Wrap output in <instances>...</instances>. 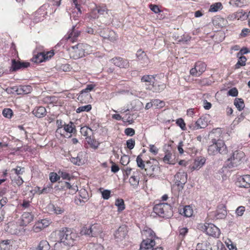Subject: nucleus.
Masks as SVG:
<instances>
[{
    "mask_svg": "<svg viewBox=\"0 0 250 250\" xmlns=\"http://www.w3.org/2000/svg\"><path fill=\"white\" fill-rule=\"evenodd\" d=\"M93 52L92 47L87 43H80L71 47L70 55L74 59H78Z\"/></svg>",
    "mask_w": 250,
    "mask_h": 250,
    "instance_id": "nucleus-1",
    "label": "nucleus"
},
{
    "mask_svg": "<svg viewBox=\"0 0 250 250\" xmlns=\"http://www.w3.org/2000/svg\"><path fill=\"white\" fill-rule=\"evenodd\" d=\"M210 143L211 144L208 148V153L209 155H215L218 153L225 155L228 153V147L224 140L213 139Z\"/></svg>",
    "mask_w": 250,
    "mask_h": 250,
    "instance_id": "nucleus-2",
    "label": "nucleus"
},
{
    "mask_svg": "<svg viewBox=\"0 0 250 250\" xmlns=\"http://www.w3.org/2000/svg\"><path fill=\"white\" fill-rule=\"evenodd\" d=\"M58 236L60 241L66 246H73L74 241L77 238V235L76 232L67 228H62L58 232Z\"/></svg>",
    "mask_w": 250,
    "mask_h": 250,
    "instance_id": "nucleus-3",
    "label": "nucleus"
},
{
    "mask_svg": "<svg viewBox=\"0 0 250 250\" xmlns=\"http://www.w3.org/2000/svg\"><path fill=\"white\" fill-rule=\"evenodd\" d=\"M153 211L158 216L168 218L172 215L171 206L167 203L157 204L153 207Z\"/></svg>",
    "mask_w": 250,
    "mask_h": 250,
    "instance_id": "nucleus-4",
    "label": "nucleus"
},
{
    "mask_svg": "<svg viewBox=\"0 0 250 250\" xmlns=\"http://www.w3.org/2000/svg\"><path fill=\"white\" fill-rule=\"evenodd\" d=\"M200 229L208 235L218 237L220 234V229L212 223H205L200 226Z\"/></svg>",
    "mask_w": 250,
    "mask_h": 250,
    "instance_id": "nucleus-5",
    "label": "nucleus"
},
{
    "mask_svg": "<svg viewBox=\"0 0 250 250\" xmlns=\"http://www.w3.org/2000/svg\"><path fill=\"white\" fill-rule=\"evenodd\" d=\"M102 232L100 225L94 224L88 227H83L81 231L82 235H87L89 236L95 237Z\"/></svg>",
    "mask_w": 250,
    "mask_h": 250,
    "instance_id": "nucleus-6",
    "label": "nucleus"
},
{
    "mask_svg": "<svg viewBox=\"0 0 250 250\" xmlns=\"http://www.w3.org/2000/svg\"><path fill=\"white\" fill-rule=\"evenodd\" d=\"M244 156V153L242 151H234L232 156L228 159V161L230 162L228 164V167L229 168L237 167L240 164L241 160Z\"/></svg>",
    "mask_w": 250,
    "mask_h": 250,
    "instance_id": "nucleus-7",
    "label": "nucleus"
},
{
    "mask_svg": "<svg viewBox=\"0 0 250 250\" xmlns=\"http://www.w3.org/2000/svg\"><path fill=\"white\" fill-rule=\"evenodd\" d=\"M208 119L206 116H203L199 118L195 123H192L189 128L193 130L206 128L208 125Z\"/></svg>",
    "mask_w": 250,
    "mask_h": 250,
    "instance_id": "nucleus-8",
    "label": "nucleus"
},
{
    "mask_svg": "<svg viewBox=\"0 0 250 250\" xmlns=\"http://www.w3.org/2000/svg\"><path fill=\"white\" fill-rule=\"evenodd\" d=\"M76 26L73 25L72 29L70 30L64 36L65 40L72 42H76L81 35V32L75 28Z\"/></svg>",
    "mask_w": 250,
    "mask_h": 250,
    "instance_id": "nucleus-9",
    "label": "nucleus"
},
{
    "mask_svg": "<svg viewBox=\"0 0 250 250\" xmlns=\"http://www.w3.org/2000/svg\"><path fill=\"white\" fill-rule=\"evenodd\" d=\"M141 82L145 83L146 89L152 90L155 83V77L150 75H144L141 78Z\"/></svg>",
    "mask_w": 250,
    "mask_h": 250,
    "instance_id": "nucleus-10",
    "label": "nucleus"
},
{
    "mask_svg": "<svg viewBox=\"0 0 250 250\" xmlns=\"http://www.w3.org/2000/svg\"><path fill=\"white\" fill-rule=\"evenodd\" d=\"M187 176L188 175L186 172L183 170H180L175 175V179L176 181V183L177 186H180L181 185V187L183 188V185L187 182Z\"/></svg>",
    "mask_w": 250,
    "mask_h": 250,
    "instance_id": "nucleus-11",
    "label": "nucleus"
},
{
    "mask_svg": "<svg viewBox=\"0 0 250 250\" xmlns=\"http://www.w3.org/2000/svg\"><path fill=\"white\" fill-rule=\"evenodd\" d=\"M110 62L120 68H128L129 63L127 60L124 59L121 57H114L110 60Z\"/></svg>",
    "mask_w": 250,
    "mask_h": 250,
    "instance_id": "nucleus-12",
    "label": "nucleus"
},
{
    "mask_svg": "<svg viewBox=\"0 0 250 250\" xmlns=\"http://www.w3.org/2000/svg\"><path fill=\"white\" fill-rule=\"evenodd\" d=\"M127 229L126 226H120L115 232L114 235L117 241H122L125 238L127 235Z\"/></svg>",
    "mask_w": 250,
    "mask_h": 250,
    "instance_id": "nucleus-13",
    "label": "nucleus"
},
{
    "mask_svg": "<svg viewBox=\"0 0 250 250\" xmlns=\"http://www.w3.org/2000/svg\"><path fill=\"white\" fill-rule=\"evenodd\" d=\"M30 65V63L28 62H21L16 61L15 59L12 60L11 66L10 69L11 72L16 71L22 68H27Z\"/></svg>",
    "mask_w": 250,
    "mask_h": 250,
    "instance_id": "nucleus-14",
    "label": "nucleus"
},
{
    "mask_svg": "<svg viewBox=\"0 0 250 250\" xmlns=\"http://www.w3.org/2000/svg\"><path fill=\"white\" fill-rule=\"evenodd\" d=\"M159 170L160 167L157 164H152L150 161H147L146 162L145 171L147 175L150 176L155 175L157 173Z\"/></svg>",
    "mask_w": 250,
    "mask_h": 250,
    "instance_id": "nucleus-15",
    "label": "nucleus"
},
{
    "mask_svg": "<svg viewBox=\"0 0 250 250\" xmlns=\"http://www.w3.org/2000/svg\"><path fill=\"white\" fill-rule=\"evenodd\" d=\"M108 9L106 6H96V8H94L91 13V17L96 19L99 17V15H108Z\"/></svg>",
    "mask_w": 250,
    "mask_h": 250,
    "instance_id": "nucleus-16",
    "label": "nucleus"
},
{
    "mask_svg": "<svg viewBox=\"0 0 250 250\" xmlns=\"http://www.w3.org/2000/svg\"><path fill=\"white\" fill-rule=\"evenodd\" d=\"M155 241L154 239H144L140 245L139 250H150L155 245Z\"/></svg>",
    "mask_w": 250,
    "mask_h": 250,
    "instance_id": "nucleus-17",
    "label": "nucleus"
},
{
    "mask_svg": "<svg viewBox=\"0 0 250 250\" xmlns=\"http://www.w3.org/2000/svg\"><path fill=\"white\" fill-rule=\"evenodd\" d=\"M136 56L137 60L140 62L143 66H146L148 64L149 62V59L144 51L141 49L138 50Z\"/></svg>",
    "mask_w": 250,
    "mask_h": 250,
    "instance_id": "nucleus-18",
    "label": "nucleus"
},
{
    "mask_svg": "<svg viewBox=\"0 0 250 250\" xmlns=\"http://www.w3.org/2000/svg\"><path fill=\"white\" fill-rule=\"evenodd\" d=\"M237 185L240 188H250V175H246L239 177L237 181Z\"/></svg>",
    "mask_w": 250,
    "mask_h": 250,
    "instance_id": "nucleus-19",
    "label": "nucleus"
},
{
    "mask_svg": "<svg viewBox=\"0 0 250 250\" xmlns=\"http://www.w3.org/2000/svg\"><path fill=\"white\" fill-rule=\"evenodd\" d=\"M18 94H27L30 93L32 90V87L30 85H20L19 86H14L11 88Z\"/></svg>",
    "mask_w": 250,
    "mask_h": 250,
    "instance_id": "nucleus-20",
    "label": "nucleus"
},
{
    "mask_svg": "<svg viewBox=\"0 0 250 250\" xmlns=\"http://www.w3.org/2000/svg\"><path fill=\"white\" fill-rule=\"evenodd\" d=\"M92 99L90 94L82 90L78 97V100L82 103H87Z\"/></svg>",
    "mask_w": 250,
    "mask_h": 250,
    "instance_id": "nucleus-21",
    "label": "nucleus"
},
{
    "mask_svg": "<svg viewBox=\"0 0 250 250\" xmlns=\"http://www.w3.org/2000/svg\"><path fill=\"white\" fill-rule=\"evenodd\" d=\"M232 16L234 19L244 21L248 18H250V11L247 13L242 10H241L234 13Z\"/></svg>",
    "mask_w": 250,
    "mask_h": 250,
    "instance_id": "nucleus-22",
    "label": "nucleus"
},
{
    "mask_svg": "<svg viewBox=\"0 0 250 250\" xmlns=\"http://www.w3.org/2000/svg\"><path fill=\"white\" fill-rule=\"evenodd\" d=\"M62 130L63 134H64V132L69 133H75L76 132L75 125L72 122H69L68 124L64 123V126L62 128Z\"/></svg>",
    "mask_w": 250,
    "mask_h": 250,
    "instance_id": "nucleus-23",
    "label": "nucleus"
},
{
    "mask_svg": "<svg viewBox=\"0 0 250 250\" xmlns=\"http://www.w3.org/2000/svg\"><path fill=\"white\" fill-rule=\"evenodd\" d=\"M106 32L108 33L107 35H101V36L104 38L108 39L111 42H114L117 41L118 39V36L116 33L113 30H110L108 29H106Z\"/></svg>",
    "mask_w": 250,
    "mask_h": 250,
    "instance_id": "nucleus-24",
    "label": "nucleus"
},
{
    "mask_svg": "<svg viewBox=\"0 0 250 250\" xmlns=\"http://www.w3.org/2000/svg\"><path fill=\"white\" fill-rule=\"evenodd\" d=\"M50 248L48 242L46 240H42L37 247L31 248L29 250H49Z\"/></svg>",
    "mask_w": 250,
    "mask_h": 250,
    "instance_id": "nucleus-25",
    "label": "nucleus"
},
{
    "mask_svg": "<svg viewBox=\"0 0 250 250\" xmlns=\"http://www.w3.org/2000/svg\"><path fill=\"white\" fill-rule=\"evenodd\" d=\"M143 237L149 239H154L156 238L155 233L150 228H146L142 232Z\"/></svg>",
    "mask_w": 250,
    "mask_h": 250,
    "instance_id": "nucleus-26",
    "label": "nucleus"
},
{
    "mask_svg": "<svg viewBox=\"0 0 250 250\" xmlns=\"http://www.w3.org/2000/svg\"><path fill=\"white\" fill-rule=\"evenodd\" d=\"M46 112V109L43 106L38 107L33 111V114L38 118L44 117Z\"/></svg>",
    "mask_w": 250,
    "mask_h": 250,
    "instance_id": "nucleus-27",
    "label": "nucleus"
},
{
    "mask_svg": "<svg viewBox=\"0 0 250 250\" xmlns=\"http://www.w3.org/2000/svg\"><path fill=\"white\" fill-rule=\"evenodd\" d=\"M85 140L92 148L96 149L99 147L100 145L99 142L96 141L94 138L91 137V136L86 137Z\"/></svg>",
    "mask_w": 250,
    "mask_h": 250,
    "instance_id": "nucleus-28",
    "label": "nucleus"
},
{
    "mask_svg": "<svg viewBox=\"0 0 250 250\" xmlns=\"http://www.w3.org/2000/svg\"><path fill=\"white\" fill-rule=\"evenodd\" d=\"M33 219V216L30 212H24L21 216L23 225H26L30 223Z\"/></svg>",
    "mask_w": 250,
    "mask_h": 250,
    "instance_id": "nucleus-29",
    "label": "nucleus"
},
{
    "mask_svg": "<svg viewBox=\"0 0 250 250\" xmlns=\"http://www.w3.org/2000/svg\"><path fill=\"white\" fill-rule=\"evenodd\" d=\"M195 67L198 70V73L201 74L206 70L207 65L202 62H198L195 64Z\"/></svg>",
    "mask_w": 250,
    "mask_h": 250,
    "instance_id": "nucleus-30",
    "label": "nucleus"
},
{
    "mask_svg": "<svg viewBox=\"0 0 250 250\" xmlns=\"http://www.w3.org/2000/svg\"><path fill=\"white\" fill-rule=\"evenodd\" d=\"M129 182L133 188H136L139 186V177L134 175H132L130 177Z\"/></svg>",
    "mask_w": 250,
    "mask_h": 250,
    "instance_id": "nucleus-31",
    "label": "nucleus"
},
{
    "mask_svg": "<svg viewBox=\"0 0 250 250\" xmlns=\"http://www.w3.org/2000/svg\"><path fill=\"white\" fill-rule=\"evenodd\" d=\"M234 104L239 111L242 110L245 107L244 100L241 98H236L234 101Z\"/></svg>",
    "mask_w": 250,
    "mask_h": 250,
    "instance_id": "nucleus-32",
    "label": "nucleus"
},
{
    "mask_svg": "<svg viewBox=\"0 0 250 250\" xmlns=\"http://www.w3.org/2000/svg\"><path fill=\"white\" fill-rule=\"evenodd\" d=\"M45 56V55H44L43 53L40 52L38 53L34 57H33L32 59V60L35 63H40L44 61H45V58H44Z\"/></svg>",
    "mask_w": 250,
    "mask_h": 250,
    "instance_id": "nucleus-33",
    "label": "nucleus"
},
{
    "mask_svg": "<svg viewBox=\"0 0 250 250\" xmlns=\"http://www.w3.org/2000/svg\"><path fill=\"white\" fill-rule=\"evenodd\" d=\"M48 208L56 214H61L63 213L64 211L63 208L58 206H55L53 204L49 205Z\"/></svg>",
    "mask_w": 250,
    "mask_h": 250,
    "instance_id": "nucleus-34",
    "label": "nucleus"
},
{
    "mask_svg": "<svg viewBox=\"0 0 250 250\" xmlns=\"http://www.w3.org/2000/svg\"><path fill=\"white\" fill-rule=\"evenodd\" d=\"M247 61V58L244 56H242L239 57L237 62L234 66L235 69H239L241 66H244L246 65V62Z\"/></svg>",
    "mask_w": 250,
    "mask_h": 250,
    "instance_id": "nucleus-35",
    "label": "nucleus"
},
{
    "mask_svg": "<svg viewBox=\"0 0 250 250\" xmlns=\"http://www.w3.org/2000/svg\"><path fill=\"white\" fill-rule=\"evenodd\" d=\"M80 132L82 135L86 137H89L92 134V130L86 126L81 127Z\"/></svg>",
    "mask_w": 250,
    "mask_h": 250,
    "instance_id": "nucleus-36",
    "label": "nucleus"
},
{
    "mask_svg": "<svg viewBox=\"0 0 250 250\" xmlns=\"http://www.w3.org/2000/svg\"><path fill=\"white\" fill-rule=\"evenodd\" d=\"M69 246H66L62 241L59 240L54 246L55 250H66Z\"/></svg>",
    "mask_w": 250,
    "mask_h": 250,
    "instance_id": "nucleus-37",
    "label": "nucleus"
},
{
    "mask_svg": "<svg viewBox=\"0 0 250 250\" xmlns=\"http://www.w3.org/2000/svg\"><path fill=\"white\" fill-rule=\"evenodd\" d=\"M57 125V129L56 131V133L60 134L61 136H63L62 128L64 126V124L62 120H57L56 122Z\"/></svg>",
    "mask_w": 250,
    "mask_h": 250,
    "instance_id": "nucleus-38",
    "label": "nucleus"
},
{
    "mask_svg": "<svg viewBox=\"0 0 250 250\" xmlns=\"http://www.w3.org/2000/svg\"><path fill=\"white\" fill-rule=\"evenodd\" d=\"M115 206L118 207V210L122 211L125 208L124 201L122 199H117L116 200Z\"/></svg>",
    "mask_w": 250,
    "mask_h": 250,
    "instance_id": "nucleus-39",
    "label": "nucleus"
},
{
    "mask_svg": "<svg viewBox=\"0 0 250 250\" xmlns=\"http://www.w3.org/2000/svg\"><path fill=\"white\" fill-rule=\"evenodd\" d=\"M250 3V0H236L234 1V4L237 7H242L247 6Z\"/></svg>",
    "mask_w": 250,
    "mask_h": 250,
    "instance_id": "nucleus-40",
    "label": "nucleus"
},
{
    "mask_svg": "<svg viewBox=\"0 0 250 250\" xmlns=\"http://www.w3.org/2000/svg\"><path fill=\"white\" fill-rule=\"evenodd\" d=\"M209 243L208 242V241L206 240L204 241H202L201 243H198L196 249L200 250H208V248H209Z\"/></svg>",
    "mask_w": 250,
    "mask_h": 250,
    "instance_id": "nucleus-41",
    "label": "nucleus"
},
{
    "mask_svg": "<svg viewBox=\"0 0 250 250\" xmlns=\"http://www.w3.org/2000/svg\"><path fill=\"white\" fill-rule=\"evenodd\" d=\"M193 209L189 206H185L183 208V213L186 217H190L193 214Z\"/></svg>",
    "mask_w": 250,
    "mask_h": 250,
    "instance_id": "nucleus-42",
    "label": "nucleus"
},
{
    "mask_svg": "<svg viewBox=\"0 0 250 250\" xmlns=\"http://www.w3.org/2000/svg\"><path fill=\"white\" fill-rule=\"evenodd\" d=\"M11 181L15 183L18 186L21 185L23 183V180L20 176H16L14 177L13 175L10 176Z\"/></svg>",
    "mask_w": 250,
    "mask_h": 250,
    "instance_id": "nucleus-43",
    "label": "nucleus"
},
{
    "mask_svg": "<svg viewBox=\"0 0 250 250\" xmlns=\"http://www.w3.org/2000/svg\"><path fill=\"white\" fill-rule=\"evenodd\" d=\"M64 184V188L71 190V193L72 194L75 193L78 190L77 186L71 185L70 183L67 182H65Z\"/></svg>",
    "mask_w": 250,
    "mask_h": 250,
    "instance_id": "nucleus-44",
    "label": "nucleus"
},
{
    "mask_svg": "<svg viewBox=\"0 0 250 250\" xmlns=\"http://www.w3.org/2000/svg\"><path fill=\"white\" fill-rule=\"evenodd\" d=\"M206 160L204 158H201L200 160H197L195 162L194 166L192 167V169L194 170L198 168H200L205 164Z\"/></svg>",
    "mask_w": 250,
    "mask_h": 250,
    "instance_id": "nucleus-45",
    "label": "nucleus"
},
{
    "mask_svg": "<svg viewBox=\"0 0 250 250\" xmlns=\"http://www.w3.org/2000/svg\"><path fill=\"white\" fill-rule=\"evenodd\" d=\"M222 5L220 2H217L211 5L209 9V12H217L219 9H221Z\"/></svg>",
    "mask_w": 250,
    "mask_h": 250,
    "instance_id": "nucleus-46",
    "label": "nucleus"
},
{
    "mask_svg": "<svg viewBox=\"0 0 250 250\" xmlns=\"http://www.w3.org/2000/svg\"><path fill=\"white\" fill-rule=\"evenodd\" d=\"M89 250H104V247L99 244L90 243L88 245Z\"/></svg>",
    "mask_w": 250,
    "mask_h": 250,
    "instance_id": "nucleus-47",
    "label": "nucleus"
},
{
    "mask_svg": "<svg viewBox=\"0 0 250 250\" xmlns=\"http://www.w3.org/2000/svg\"><path fill=\"white\" fill-rule=\"evenodd\" d=\"M11 172H14L16 176H20L24 172V168L20 166H17L16 168H13Z\"/></svg>",
    "mask_w": 250,
    "mask_h": 250,
    "instance_id": "nucleus-48",
    "label": "nucleus"
},
{
    "mask_svg": "<svg viewBox=\"0 0 250 250\" xmlns=\"http://www.w3.org/2000/svg\"><path fill=\"white\" fill-rule=\"evenodd\" d=\"M10 241L9 240H5L2 241L0 242V250H9V249Z\"/></svg>",
    "mask_w": 250,
    "mask_h": 250,
    "instance_id": "nucleus-49",
    "label": "nucleus"
},
{
    "mask_svg": "<svg viewBox=\"0 0 250 250\" xmlns=\"http://www.w3.org/2000/svg\"><path fill=\"white\" fill-rule=\"evenodd\" d=\"M91 108L92 106L90 104H87L86 105L80 106L76 109V112L81 113L83 111L88 112L91 109Z\"/></svg>",
    "mask_w": 250,
    "mask_h": 250,
    "instance_id": "nucleus-50",
    "label": "nucleus"
},
{
    "mask_svg": "<svg viewBox=\"0 0 250 250\" xmlns=\"http://www.w3.org/2000/svg\"><path fill=\"white\" fill-rule=\"evenodd\" d=\"M172 154L170 151H167L166 152V154L163 158V161L167 164H173V163H171L170 160L171 159Z\"/></svg>",
    "mask_w": 250,
    "mask_h": 250,
    "instance_id": "nucleus-51",
    "label": "nucleus"
},
{
    "mask_svg": "<svg viewBox=\"0 0 250 250\" xmlns=\"http://www.w3.org/2000/svg\"><path fill=\"white\" fill-rule=\"evenodd\" d=\"M153 106L158 108H161L165 105V103L163 101L159 99L153 100Z\"/></svg>",
    "mask_w": 250,
    "mask_h": 250,
    "instance_id": "nucleus-52",
    "label": "nucleus"
},
{
    "mask_svg": "<svg viewBox=\"0 0 250 250\" xmlns=\"http://www.w3.org/2000/svg\"><path fill=\"white\" fill-rule=\"evenodd\" d=\"M137 165L138 167L141 168L142 169H145V164L144 161L141 158L140 155H138L136 158Z\"/></svg>",
    "mask_w": 250,
    "mask_h": 250,
    "instance_id": "nucleus-53",
    "label": "nucleus"
},
{
    "mask_svg": "<svg viewBox=\"0 0 250 250\" xmlns=\"http://www.w3.org/2000/svg\"><path fill=\"white\" fill-rule=\"evenodd\" d=\"M166 87V85L164 83L158 84L157 86L154 84V87L153 88L152 91L156 92H160L164 90Z\"/></svg>",
    "mask_w": 250,
    "mask_h": 250,
    "instance_id": "nucleus-54",
    "label": "nucleus"
},
{
    "mask_svg": "<svg viewBox=\"0 0 250 250\" xmlns=\"http://www.w3.org/2000/svg\"><path fill=\"white\" fill-rule=\"evenodd\" d=\"M2 115L7 118H11L13 115V111L10 108H5L2 111Z\"/></svg>",
    "mask_w": 250,
    "mask_h": 250,
    "instance_id": "nucleus-55",
    "label": "nucleus"
},
{
    "mask_svg": "<svg viewBox=\"0 0 250 250\" xmlns=\"http://www.w3.org/2000/svg\"><path fill=\"white\" fill-rule=\"evenodd\" d=\"M70 161L75 165L80 166L82 164V160L79 156V154L76 157H71Z\"/></svg>",
    "mask_w": 250,
    "mask_h": 250,
    "instance_id": "nucleus-56",
    "label": "nucleus"
},
{
    "mask_svg": "<svg viewBox=\"0 0 250 250\" xmlns=\"http://www.w3.org/2000/svg\"><path fill=\"white\" fill-rule=\"evenodd\" d=\"M59 174L60 175V177H61L63 179L65 180H70L71 178V175L69 173L64 171L60 170L59 171Z\"/></svg>",
    "mask_w": 250,
    "mask_h": 250,
    "instance_id": "nucleus-57",
    "label": "nucleus"
},
{
    "mask_svg": "<svg viewBox=\"0 0 250 250\" xmlns=\"http://www.w3.org/2000/svg\"><path fill=\"white\" fill-rule=\"evenodd\" d=\"M49 179L51 182L54 183L60 179V175H58L56 173L51 172L49 175Z\"/></svg>",
    "mask_w": 250,
    "mask_h": 250,
    "instance_id": "nucleus-58",
    "label": "nucleus"
},
{
    "mask_svg": "<svg viewBox=\"0 0 250 250\" xmlns=\"http://www.w3.org/2000/svg\"><path fill=\"white\" fill-rule=\"evenodd\" d=\"M130 161L129 157L126 155H124L121 157V163L124 166L127 165Z\"/></svg>",
    "mask_w": 250,
    "mask_h": 250,
    "instance_id": "nucleus-59",
    "label": "nucleus"
},
{
    "mask_svg": "<svg viewBox=\"0 0 250 250\" xmlns=\"http://www.w3.org/2000/svg\"><path fill=\"white\" fill-rule=\"evenodd\" d=\"M245 211V207L244 206H240L236 208L235 213L238 216H241L243 215Z\"/></svg>",
    "mask_w": 250,
    "mask_h": 250,
    "instance_id": "nucleus-60",
    "label": "nucleus"
},
{
    "mask_svg": "<svg viewBox=\"0 0 250 250\" xmlns=\"http://www.w3.org/2000/svg\"><path fill=\"white\" fill-rule=\"evenodd\" d=\"M227 214V211L225 209H223L221 212L219 210H217V214L216 217L217 219H222L225 217Z\"/></svg>",
    "mask_w": 250,
    "mask_h": 250,
    "instance_id": "nucleus-61",
    "label": "nucleus"
},
{
    "mask_svg": "<svg viewBox=\"0 0 250 250\" xmlns=\"http://www.w3.org/2000/svg\"><path fill=\"white\" fill-rule=\"evenodd\" d=\"M176 124L178 126H179L182 130H185L186 124H185L184 121L183 119H182V118L178 119L176 121Z\"/></svg>",
    "mask_w": 250,
    "mask_h": 250,
    "instance_id": "nucleus-62",
    "label": "nucleus"
},
{
    "mask_svg": "<svg viewBox=\"0 0 250 250\" xmlns=\"http://www.w3.org/2000/svg\"><path fill=\"white\" fill-rule=\"evenodd\" d=\"M135 144V142L133 139H130L126 141L127 147L130 150L134 148Z\"/></svg>",
    "mask_w": 250,
    "mask_h": 250,
    "instance_id": "nucleus-63",
    "label": "nucleus"
},
{
    "mask_svg": "<svg viewBox=\"0 0 250 250\" xmlns=\"http://www.w3.org/2000/svg\"><path fill=\"white\" fill-rule=\"evenodd\" d=\"M228 94L232 97H236L238 94V90L236 87H233L228 91Z\"/></svg>",
    "mask_w": 250,
    "mask_h": 250,
    "instance_id": "nucleus-64",
    "label": "nucleus"
}]
</instances>
